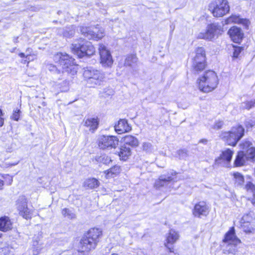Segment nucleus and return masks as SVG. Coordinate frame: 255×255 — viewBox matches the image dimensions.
Returning <instances> with one entry per match:
<instances>
[{
  "label": "nucleus",
  "instance_id": "nucleus-1",
  "mask_svg": "<svg viewBox=\"0 0 255 255\" xmlns=\"http://www.w3.org/2000/svg\"><path fill=\"white\" fill-rule=\"evenodd\" d=\"M102 232L98 228H92L89 230L87 234L80 241L78 246V251L88 255L91 251L94 250L102 236Z\"/></svg>",
  "mask_w": 255,
  "mask_h": 255
},
{
  "label": "nucleus",
  "instance_id": "nucleus-2",
  "mask_svg": "<svg viewBox=\"0 0 255 255\" xmlns=\"http://www.w3.org/2000/svg\"><path fill=\"white\" fill-rule=\"evenodd\" d=\"M197 83L198 88L201 91L209 93L217 87L219 79L214 71L208 70L198 79Z\"/></svg>",
  "mask_w": 255,
  "mask_h": 255
},
{
  "label": "nucleus",
  "instance_id": "nucleus-3",
  "mask_svg": "<svg viewBox=\"0 0 255 255\" xmlns=\"http://www.w3.org/2000/svg\"><path fill=\"white\" fill-rule=\"evenodd\" d=\"M53 60L66 72L72 75L76 74L78 70L77 65L75 64L74 59L66 53H57L53 56Z\"/></svg>",
  "mask_w": 255,
  "mask_h": 255
},
{
  "label": "nucleus",
  "instance_id": "nucleus-4",
  "mask_svg": "<svg viewBox=\"0 0 255 255\" xmlns=\"http://www.w3.org/2000/svg\"><path fill=\"white\" fill-rule=\"evenodd\" d=\"M72 52L79 57L91 56L95 52L92 43L84 39L80 38L73 43L71 47Z\"/></svg>",
  "mask_w": 255,
  "mask_h": 255
},
{
  "label": "nucleus",
  "instance_id": "nucleus-5",
  "mask_svg": "<svg viewBox=\"0 0 255 255\" xmlns=\"http://www.w3.org/2000/svg\"><path fill=\"white\" fill-rule=\"evenodd\" d=\"M244 134V128L241 125L233 127L229 131L222 132L220 137L227 143L231 146H235Z\"/></svg>",
  "mask_w": 255,
  "mask_h": 255
},
{
  "label": "nucleus",
  "instance_id": "nucleus-6",
  "mask_svg": "<svg viewBox=\"0 0 255 255\" xmlns=\"http://www.w3.org/2000/svg\"><path fill=\"white\" fill-rule=\"evenodd\" d=\"M83 77L87 84L91 87L101 85L105 79V75L103 72L91 67L84 69Z\"/></svg>",
  "mask_w": 255,
  "mask_h": 255
},
{
  "label": "nucleus",
  "instance_id": "nucleus-7",
  "mask_svg": "<svg viewBox=\"0 0 255 255\" xmlns=\"http://www.w3.org/2000/svg\"><path fill=\"white\" fill-rule=\"evenodd\" d=\"M213 16L222 17L229 12L230 7L227 0H214L209 5Z\"/></svg>",
  "mask_w": 255,
  "mask_h": 255
},
{
  "label": "nucleus",
  "instance_id": "nucleus-8",
  "mask_svg": "<svg viewBox=\"0 0 255 255\" xmlns=\"http://www.w3.org/2000/svg\"><path fill=\"white\" fill-rule=\"evenodd\" d=\"M223 242L226 245V251L228 253L234 254L237 252V246L241 241L236 236L234 227L226 234Z\"/></svg>",
  "mask_w": 255,
  "mask_h": 255
},
{
  "label": "nucleus",
  "instance_id": "nucleus-9",
  "mask_svg": "<svg viewBox=\"0 0 255 255\" xmlns=\"http://www.w3.org/2000/svg\"><path fill=\"white\" fill-rule=\"evenodd\" d=\"M80 30L82 34L90 39L98 40L105 35V29L98 25L90 27L82 26L80 27Z\"/></svg>",
  "mask_w": 255,
  "mask_h": 255
},
{
  "label": "nucleus",
  "instance_id": "nucleus-10",
  "mask_svg": "<svg viewBox=\"0 0 255 255\" xmlns=\"http://www.w3.org/2000/svg\"><path fill=\"white\" fill-rule=\"evenodd\" d=\"M221 27L217 23H212L207 25L205 30L198 34L197 38L211 41L216 36L221 34Z\"/></svg>",
  "mask_w": 255,
  "mask_h": 255
},
{
  "label": "nucleus",
  "instance_id": "nucleus-11",
  "mask_svg": "<svg viewBox=\"0 0 255 255\" xmlns=\"http://www.w3.org/2000/svg\"><path fill=\"white\" fill-rule=\"evenodd\" d=\"M206 66V54L203 48L198 47L196 50V55L194 58L193 67L197 73L203 70Z\"/></svg>",
  "mask_w": 255,
  "mask_h": 255
},
{
  "label": "nucleus",
  "instance_id": "nucleus-12",
  "mask_svg": "<svg viewBox=\"0 0 255 255\" xmlns=\"http://www.w3.org/2000/svg\"><path fill=\"white\" fill-rule=\"evenodd\" d=\"M27 199L24 196H19L16 201V208L19 214L26 219L31 218L34 210L29 209L27 205Z\"/></svg>",
  "mask_w": 255,
  "mask_h": 255
},
{
  "label": "nucleus",
  "instance_id": "nucleus-13",
  "mask_svg": "<svg viewBox=\"0 0 255 255\" xmlns=\"http://www.w3.org/2000/svg\"><path fill=\"white\" fill-rule=\"evenodd\" d=\"M119 139L116 136L101 135L98 140V145L101 149L116 148L119 144Z\"/></svg>",
  "mask_w": 255,
  "mask_h": 255
},
{
  "label": "nucleus",
  "instance_id": "nucleus-14",
  "mask_svg": "<svg viewBox=\"0 0 255 255\" xmlns=\"http://www.w3.org/2000/svg\"><path fill=\"white\" fill-rule=\"evenodd\" d=\"M99 51L100 55V63L104 67L111 68L114 60L110 51L102 43L99 45Z\"/></svg>",
  "mask_w": 255,
  "mask_h": 255
},
{
  "label": "nucleus",
  "instance_id": "nucleus-15",
  "mask_svg": "<svg viewBox=\"0 0 255 255\" xmlns=\"http://www.w3.org/2000/svg\"><path fill=\"white\" fill-rule=\"evenodd\" d=\"M240 227L246 233H254L255 232V219L251 214L244 215L240 222Z\"/></svg>",
  "mask_w": 255,
  "mask_h": 255
},
{
  "label": "nucleus",
  "instance_id": "nucleus-16",
  "mask_svg": "<svg viewBox=\"0 0 255 255\" xmlns=\"http://www.w3.org/2000/svg\"><path fill=\"white\" fill-rule=\"evenodd\" d=\"M224 24L232 23L242 25L245 28L248 29L251 22L246 18H243L238 14H232L224 21Z\"/></svg>",
  "mask_w": 255,
  "mask_h": 255
},
{
  "label": "nucleus",
  "instance_id": "nucleus-17",
  "mask_svg": "<svg viewBox=\"0 0 255 255\" xmlns=\"http://www.w3.org/2000/svg\"><path fill=\"white\" fill-rule=\"evenodd\" d=\"M179 238V235L178 232L173 229L170 230L169 232L166 234L164 245L170 253H174V247L171 245L175 243Z\"/></svg>",
  "mask_w": 255,
  "mask_h": 255
},
{
  "label": "nucleus",
  "instance_id": "nucleus-18",
  "mask_svg": "<svg viewBox=\"0 0 255 255\" xmlns=\"http://www.w3.org/2000/svg\"><path fill=\"white\" fill-rule=\"evenodd\" d=\"M209 212V207L205 201L197 203L192 210L193 215L196 217L206 216Z\"/></svg>",
  "mask_w": 255,
  "mask_h": 255
},
{
  "label": "nucleus",
  "instance_id": "nucleus-19",
  "mask_svg": "<svg viewBox=\"0 0 255 255\" xmlns=\"http://www.w3.org/2000/svg\"><path fill=\"white\" fill-rule=\"evenodd\" d=\"M240 148L245 154L247 158L253 159L255 157V147L253 146L251 142L248 140H244L240 144Z\"/></svg>",
  "mask_w": 255,
  "mask_h": 255
},
{
  "label": "nucleus",
  "instance_id": "nucleus-20",
  "mask_svg": "<svg viewBox=\"0 0 255 255\" xmlns=\"http://www.w3.org/2000/svg\"><path fill=\"white\" fill-rule=\"evenodd\" d=\"M233 153V151L230 149L225 150L222 151L220 156L216 159V163L223 166L228 167Z\"/></svg>",
  "mask_w": 255,
  "mask_h": 255
},
{
  "label": "nucleus",
  "instance_id": "nucleus-21",
  "mask_svg": "<svg viewBox=\"0 0 255 255\" xmlns=\"http://www.w3.org/2000/svg\"><path fill=\"white\" fill-rule=\"evenodd\" d=\"M231 39L235 43H240L243 37L244 34L241 29L236 26L231 27L228 31Z\"/></svg>",
  "mask_w": 255,
  "mask_h": 255
},
{
  "label": "nucleus",
  "instance_id": "nucleus-22",
  "mask_svg": "<svg viewBox=\"0 0 255 255\" xmlns=\"http://www.w3.org/2000/svg\"><path fill=\"white\" fill-rule=\"evenodd\" d=\"M115 131L119 134L128 132L131 130V127L128 125L127 120L121 119L115 126Z\"/></svg>",
  "mask_w": 255,
  "mask_h": 255
},
{
  "label": "nucleus",
  "instance_id": "nucleus-23",
  "mask_svg": "<svg viewBox=\"0 0 255 255\" xmlns=\"http://www.w3.org/2000/svg\"><path fill=\"white\" fill-rule=\"evenodd\" d=\"M84 122V125L93 132L97 129L99 121L97 117H94L88 118L85 120Z\"/></svg>",
  "mask_w": 255,
  "mask_h": 255
},
{
  "label": "nucleus",
  "instance_id": "nucleus-24",
  "mask_svg": "<svg viewBox=\"0 0 255 255\" xmlns=\"http://www.w3.org/2000/svg\"><path fill=\"white\" fill-rule=\"evenodd\" d=\"M131 150L129 147L125 145H122L120 148V151L118 152V155L121 160L126 161L131 155Z\"/></svg>",
  "mask_w": 255,
  "mask_h": 255
},
{
  "label": "nucleus",
  "instance_id": "nucleus-25",
  "mask_svg": "<svg viewBox=\"0 0 255 255\" xmlns=\"http://www.w3.org/2000/svg\"><path fill=\"white\" fill-rule=\"evenodd\" d=\"M12 229V223L9 218L4 217L0 218V230L6 232Z\"/></svg>",
  "mask_w": 255,
  "mask_h": 255
},
{
  "label": "nucleus",
  "instance_id": "nucleus-26",
  "mask_svg": "<svg viewBox=\"0 0 255 255\" xmlns=\"http://www.w3.org/2000/svg\"><path fill=\"white\" fill-rule=\"evenodd\" d=\"M171 181H176L174 178L170 176L161 175L159 179L155 181V186L157 187H160L166 185L168 182Z\"/></svg>",
  "mask_w": 255,
  "mask_h": 255
},
{
  "label": "nucleus",
  "instance_id": "nucleus-27",
  "mask_svg": "<svg viewBox=\"0 0 255 255\" xmlns=\"http://www.w3.org/2000/svg\"><path fill=\"white\" fill-rule=\"evenodd\" d=\"M233 176V180L234 184L236 186H242L243 185L245 182V179L244 176L238 172H233L231 173Z\"/></svg>",
  "mask_w": 255,
  "mask_h": 255
},
{
  "label": "nucleus",
  "instance_id": "nucleus-28",
  "mask_svg": "<svg viewBox=\"0 0 255 255\" xmlns=\"http://www.w3.org/2000/svg\"><path fill=\"white\" fill-rule=\"evenodd\" d=\"M121 171L120 166L115 165L110 169L104 171V173L107 178L114 177L119 174Z\"/></svg>",
  "mask_w": 255,
  "mask_h": 255
},
{
  "label": "nucleus",
  "instance_id": "nucleus-29",
  "mask_svg": "<svg viewBox=\"0 0 255 255\" xmlns=\"http://www.w3.org/2000/svg\"><path fill=\"white\" fill-rule=\"evenodd\" d=\"M99 185V181L95 178H88L84 183V186L88 189H94Z\"/></svg>",
  "mask_w": 255,
  "mask_h": 255
},
{
  "label": "nucleus",
  "instance_id": "nucleus-30",
  "mask_svg": "<svg viewBox=\"0 0 255 255\" xmlns=\"http://www.w3.org/2000/svg\"><path fill=\"white\" fill-rule=\"evenodd\" d=\"M247 158L243 151H239L236 158L234 164L236 166H241L245 164L246 160H250Z\"/></svg>",
  "mask_w": 255,
  "mask_h": 255
},
{
  "label": "nucleus",
  "instance_id": "nucleus-31",
  "mask_svg": "<svg viewBox=\"0 0 255 255\" xmlns=\"http://www.w3.org/2000/svg\"><path fill=\"white\" fill-rule=\"evenodd\" d=\"M123 141L126 144L131 146H137L139 144L138 139L135 137L131 135L125 136L123 138Z\"/></svg>",
  "mask_w": 255,
  "mask_h": 255
},
{
  "label": "nucleus",
  "instance_id": "nucleus-32",
  "mask_svg": "<svg viewBox=\"0 0 255 255\" xmlns=\"http://www.w3.org/2000/svg\"><path fill=\"white\" fill-rule=\"evenodd\" d=\"M245 189L248 192H250L253 193V196L249 198L253 205L255 204V185L251 182H248L245 185Z\"/></svg>",
  "mask_w": 255,
  "mask_h": 255
},
{
  "label": "nucleus",
  "instance_id": "nucleus-33",
  "mask_svg": "<svg viewBox=\"0 0 255 255\" xmlns=\"http://www.w3.org/2000/svg\"><path fill=\"white\" fill-rule=\"evenodd\" d=\"M137 58L135 55H129L127 57L125 62L126 66L134 67L137 65Z\"/></svg>",
  "mask_w": 255,
  "mask_h": 255
},
{
  "label": "nucleus",
  "instance_id": "nucleus-34",
  "mask_svg": "<svg viewBox=\"0 0 255 255\" xmlns=\"http://www.w3.org/2000/svg\"><path fill=\"white\" fill-rule=\"evenodd\" d=\"M62 215L69 219H73L76 218V214L73 210L69 208H64L62 210Z\"/></svg>",
  "mask_w": 255,
  "mask_h": 255
},
{
  "label": "nucleus",
  "instance_id": "nucleus-35",
  "mask_svg": "<svg viewBox=\"0 0 255 255\" xmlns=\"http://www.w3.org/2000/svg\"><path fill=\"white\" fill-rule=\"evenodd\" d=\"M33 255H38L41 252L42 246L39 244L38 240H34L33 242Z\"/></svg>",
  "mask_w": 255,
  "mask_h": 255
},
{
  "label": "nucleus",
  "instance_id": "nucleus-36",
  "mask_svg": "<svg viewBox=\"0 0 255 255\" xmlns=\"http://www.w3.org/2000/svg\"><path fill=\"white\" fill-rule=\"evenodd\" d=\"M97 160L105 164H108L112 161L111 158L106 155H102L98 157Z\"/></svg>",
  "mask_w": 255,
  "mask_h": 255
},
{
  "label": "nucleus",
  "instance_id": "nucleus-37",
  "mask_svg": "<svg viewBox=\"0 0 255 255\" xmlns=\"http://www.w3.org/2000/svg\"><path fill=\"white\" fill-rule=\"evenodd\" d=\"M242 107L243 108L250 110L253 107H255V100H252L251 101H247L246 102L243 103L242 104Z\"/></svg>",
  "mask_w": 255,
  "mask_h": 255
},
{
  "label": "nucleus",
  "instance_id": "nucleus-38",
  "mask_svg": "<svg viewBox=\"0 0 255 255\" xmlns=\"http://www.w3.org/2000/svg\"><path fill=\"white\" fill-rule=\"evenodd\" d=\"M20 111L17 108L14 109L13 112V114L11 116L10 118L15 121H18L20 117Z\"/></svg>",
  "mask_w": 255,
  "mask_h": 255
},
{
  "label": "nucleus",
  "instance_id": "nucleus-39",
  "mask_svg": "<svg viewBox=\"0 0 255 255\" xmlns=\"http://www.w3.org/2000/svg\"><path fill=\"white\" fill-rule=\"evenodd\" d=\"M245 125L248 129L252 128L255 125V120L253 119H247Z\"/></svg>",
  "mask_w": 255,
  "mask_h": 255
},
{
  "label": "nucleus",
  "instance_id": "nucleus-40",
  "mask_svg": "<svg viewBox=\"0 0 255 255\" xmlns=\"http://www.w3.org/2000/svg\"><path fill=\"white\" fill-rule=\"evenodd\" d=\"M243 49L241 47H234V52H233V57L234 58H238Z\"/></svg>",
  "mask_w": 255,
  "mask_h": 255
},
{
  "label": "nucleus",
  "instance_id": "nucleus-41",
  "mask_svg": "<svg viewBox=\"0 0 255 255\" xmlns=\"http://www.w3.org/2000/svg\"><path fill=\"white\" fill-rule=\"evenodd\" d=\"M47 69L50 72L54 73H59V71L57 69V67L53 64H50L47 66Z\"/></svg>",
  "mask_w": 255,
  "mask_h": 255
},
{
  "label": "nucleus",
  "instance_id": "nucleus-42",
  "mask_svg": "<svg viewBox=\"0 0 255 255\" xmlns=\"http://www.w3.org/2000/svg\"><path fill=\"white\" fill-rule=\"evenodd\" d=\"M142 148L144 151L149 152L151 150L152 145L151 143L148 142H144L142 144Z\"/></svg>",
  "mask_w": 255,
  "mask_h": 255
},
{
  "label": "nucleus",
  "instance_id": "nucleus-43",
  "mask_svg": "<svg viewBox=\"0 0 255 255\" xmlns=\"http://www.w3.org/2000/svg\"><path fill=\"white\" fill-rule=\"evenodd\" d=\"M223 125V122L222 121H218L216 122L213 126V128L215 129H220Z\"/></svg>",
  "mask_w": 255,
  "mask_h": 255
},
{
  "label": "nucleus",
  "instance_id": "nucleus-44",
  "mask_svg": "<svg viewBox=\"0 0 255 255\" xmlns=\"http://www.w3.org/2000/svg\"><path fill=\"white\" fill-rule=\"evenodd\" d=\"M3 113L1 110L0 109V127H2L4 124V119L2 118Z\"/></svg>",
  "mask_w": 255,
  "mask_h": 255
},
{
  "label": "nucleus",
  "instance_id": "nucleus-45",
  "mask_svg": "<svg viewBox=\"0 0 255 255\" xmlns=\"http://www.w3.org/2000/svg\"><path fill=\"white\" fill-rule=\"evenodd\" d=\"M70 32V33H67V32H64L63 33L64 36L67 37L68 36H71L72 34H73L74 32L72 30H71Z\"/></svg>",
  "mask_w": 255,
  "mask_h": 255
},
{
  "label": "nucleus",
  "instance_id": "nucleus-46",
  "mask_svg": "<svg viewBox=\"0 0 255 255\" xmlns=\"http://www.w3.org/2000/svg\"><path fill=\"white\" fill-rule=\"evenodd\" d=\"M30 55H29V54L27 55H26V59H27V60H28V61H27V63H29V62L30 61H31V60H33V59H30Z\"/></svg>",
  "mask_w": 255,
  "mask_h": 255
},
{
  "label": "nucleus",
  "instance_id": "nucleus-47",
  "mask_svg": "<svg viewBox=\"0 0 255 255\" xmlns=\"http://www.w3.org/2000/svg\"><path fill=\"white\" fill-rule=\"evenodd\" d=\"M18 55L21 58H24V57L26 58V55H25V54L23 53H19Z\"/></svg>",
  "mask_w": 255,
  "mask_h": 255
},
{
  "label": "nucleus",
  "instance_id": "nucleus-48",
  "mask_svg": "<svg viewBox=\"0 0 255 255\" xmlns=\"http://www.w3.org/2000/svg\"><path fill=\"white\" fill-rule=\"evenodd\" d=\"M199 142L201 143H203L204 144H206L207 142V140L205 139H201Z\"/></svg>",
  "mask_w": 255,
  "mask_h": 255
},
{
  "label": "nucleus",
  "instance_id": "nucleus-49",
  "mask_svg": "<svg viewBox=\"0 0 255 255\" xmlns=\"http://www.w3.org/2000/svg\"><path fill=\"white\" fill-rule=\"evenodd\" d=\"M3 184V181L0 179V189H2Z\"/></svg>",
  "mask_w": 255,
  "mask_h": 255
},
{
  "label": "nucleus",
  "instance_id": "nucleus-50",
  "mask_svg": "<svg viewBox=\"0 0 255 255\" xmlns=\"http://www.w3.org/2000/svg\"><path fill=\"white\" fill-rule=\"evenodd\" d=\"M179 107H181V108H183V109H186V108H187L188 105H186V106H181V105H179Z\"/></svg>",
  "mask_w": 255,
  "mask_h": 255
},
{
  "label": "nucleus",
  "instance_id": "nucleus-51",
  "mask_svg": "<svg viewBox=\"0 0 255 255\" xmlns=\"http://www.w3.org/2000/svg\"><path fill=\"white\" fill-rule=\"evenodd\" d=\"M17 41H18V37L15 38L14 39V42H17Z\"/></svg>",
  "mask_w": 255,
  "mask_h": 255
},
{
  "label": "nucleus",
  "instance_id": "nucleus-52",
  "mask_svg": "<svg viewBox=\"0 0 255 255\" xmlns=\"http://www.w3.org/2000/svg\"><path fill=\"white\" fill-rule=\"evenodd\" d=\"M27 61H28V60H27V59H26V60H25L24 61V63H25L26 62H27Z\"/></svg>",
  "mask_w": 255,
  "mask_h": 255
},
{
  "label": "nucleus",
  "instance_id": "nucleus-53",
  "mask_svg": "<svg viewBox=\"0 0 255 255\" xmlns=\"http://www.w3.org/2000/svg\"><path fill=\"white\" fill-rule=\"evenodd\" d=\"M175 174H176V173L175 172H172V173H171L172 175H175Z\"/></svg>",
  "mask_w": 255,
  "mask_h": 255
},
{
  "label": "nucleus",
  "instance_id": "nucleus-54",
  "mask_svg": "<svg viewBox=\"0 0 255 255\" xmlns=\"http://www.w3.org/2000/svg\"><path fill=\"white\" fill-rule=\"evenodd\" d=\"M184 152V151H183V150H180V151H179V152Z\"/></svg>",
  "mask_w": 255,
  "mask_h": 255
}]
</instances>
